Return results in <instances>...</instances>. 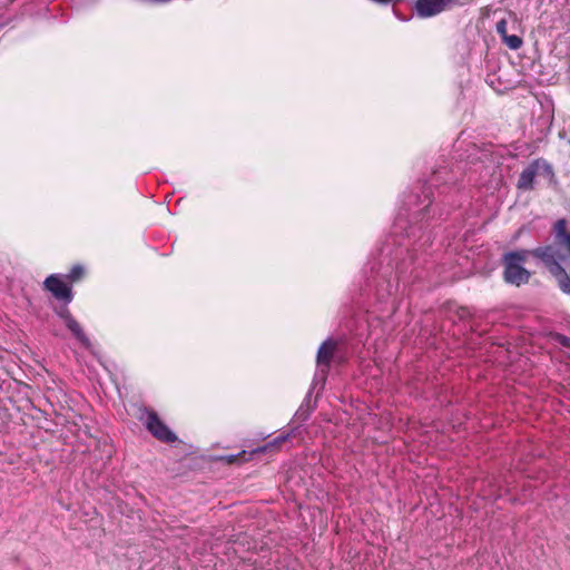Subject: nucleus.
Instances as JSON below:
<instances>
[{"instance_id": "obj_5", "label": "nucleus", "mask_w": 570, "mask_h": 570, "mask_svg": "<svg viewBox=\"0 0 570 570\" xmlns=\"http://www.w3.org/2000/svg\"><path fill=\"white\" fill-rule=\"evenodd\" d=\"M288 435H279L277 438H275L273 441L268 442L267 444L263 445V446H259L255 450H253L252 452H247V451H242L237 454H230V455H226L224 456V460L228 463V464H234V463H238V462H244V461H248L250 460L255 454H259V453H266V452H274L278 449V446L285 442L287 440Z\"/></svg>"}, {"instance_id": "obj_8", "label": "nucleus", "mask_w": 570, "mask_h": 570, "mask_svg": "<svg viewBox=\"0 0 570 570\" xmlns=\"http://www.w3.org/2000/svg\"><path fill=\"white\" fill-rule=\"evenodd\" d=\"M60 317L65 321L66 327L72 333V335L80 342L85 347L90 346V341L85 334L81 325L71 316L70 312L65 308L59 313Z\"/></svg>"}, {"instance_id": "obj_15", "label": "nucleus", "mask_w": 570, "mask_h": 570, "mask_svg": "<svg viewBox=\"0 0 570 570\" xmlns=\"http://www.w3.org/2000/svg\"><path fill=\"white\" fill-rule=\"evenodd\" d=\"M560 344L563 345L564 347H569L570 348V338L569 337H566V336H561L560 340H559Z\"/></svg>"}, {"instance_id": "obj_7", "label": "nucleus", "mask_w": 570, "mask_h": 570, "mask_svg": "<svg viewBox=\"0 0 570 570\" xmlns=\"http://www.w3.org/2000/svg\"><path fill=\"white\" fill-rule=\"evenodd\" d=\"M45 287L58 299L67 303L72 299L70 286L59 275L48 276L45 281Z\"/></svg>"}, {"instance_id": "obj_4", "label": "nucleus", "mask_w": 570, "mask_h": 570, "mask_svg": "<svg viewBox=\"0 0 570 570\" xmlns=\"http://www.w3.org/2000/svg\"><path fill=\"white\" fill-rule=\"evenodd\" d=\"M145 425L147 430L159 441L173 443L177 440L176 434L159 419L156 412L147 411Z\"/></svg>"}, {"instance_id": "obj_1", "label": "nucleus", "mask_w": 570, "mask_h": 570, "mask_svg": "<svg viewBox=\"0 0 570 570\" xmlns=\"http://www.w3.org/2000/svg\"><path fill=\"white\" fill-rule=\"evenodd\" d=\"M464 170L462 160L448 169L439 167L432 174L423 197L414 194L406 196L393 224L392 236L381 249L380 266L376 275L387 283L386 292L396 291L399 282L413 262V252L423 249L431 240L428 220L432 205L431 187L441 184H454Z\"/></svg>"}, {"instance_id": "obj_9", "label": "nucleus", "mask_w": 570, "mask_h": 570, "mask_svg": "<svg viewBox=\"0 0 570 570\" xmlns=\"http://www.w3.org/2000/svg\"><path fill=\"white\" fill-rule=\"evenodd\" d=\"M535 176L538 175L533 164L531 163L521 171L518 180V188L522 190H531L533 188V181Z\"/></svg>"}, {"instance_id": "obj_3", "label": "nucleus", "mask_w": 570, "mask_h": 570, "mask_svg": "<svg viewBox=\"0 0 570 570\" xmlns=\"http://www.w3.org/2000/svg\"><path fill=\"white\" fill-rule=\"evenodd\" d=\"M337 342L333 338H327L318 347L316 355V373L313 380V387L315 389L318 384L324 385L327 372L331 365V361L336 352Z\"/></svg>"}, {"instance_id": "obj_2", "label": "nucleus", "mask_w": 570, "mask_h": 570, "mask_svg": "<svg viewBox=\"0 0 570 570\" xmlns=\"http://www.w3.org/2000/svg\"><path fill=\"white\" fill-rule=\"evenodd\" d=\"M530 255L540 258L557 278L561 291L570 294V233L567 232L564 219H559L554 224L553 245L539 247L534 250L510 252L504 255V279L507 283L517 286L528 283L530 273L522 264Z\"/></svg>"}, {"instance_id": "obj_12", "label": "nucleus", "mask_w": 570, "mask_h": 570, "mask_svg": "<svg viewBox=\"0 0 570 570\" xmlns=\"http://www.w3.org/2000/svg\"><path fill=\"white\" fill-rule=\"evenodd\" d=\"M502 41L512 50H518L522 46V39L515 35H507Z\"/></svg>"}, {"instance_id": "obj_10", "label": "nucleus", "mask_w": 570, "mask_h": 570, "mask_svg": "<svg viewBox=\"0 0 570 570\" xmlns=\"http://www.w3.org/2000/svg\"><path fill=\"white\" fill-rule=\"evenodd\" d=\"M490 157V151L484 148V149H480L479 147H476L475 145H473L471 147V149L469 150V155L466 156V164L464 165V167L470 164V165H476V163H485L488 161Z\"/></svg>"}, {"instance_id": "obj_6", "label": "nucleus", "mask_w": 570, "mask_h": 570, "mask_svg": "<svg viewBox=\"0 0 570 570\" xmlns=\"http://www.w3.org/2000/svg\"><path fill=\"white\" fill-rule=\"evenodd\" d=\"M456 0H416L415 11L420 18L434 17L450 9Z\"/></svg>"}, {"instance_id": "obj_11", "label": "nucleus", "mask_w": 570, "mask_h": 570, "mask_svg": "<svg viewBox=\"0 0 570 570\" xmlns=\"http://www.w3.org/2000/svg\"><path fill=\"white\" fill-rule=\"evenodd\" d=\"M533 166H534V169L537 171V175H542V176H546L548 178H551L553 177V169H552V166L544 159H535L534 161H532Z\"/></svg>"}, {"instance_id": "obj_14", "label": "nucleus", "mask_w": 570, "mask_h": 570, "mask_svg": "<svg viewBox=\"0 0 570 570\" xmlns=\"http://www.w3.org/2000/svg\"><path fill=\"white\" fill-rule=\"evenodd\" d=\"M495 30L498 35L503 39L508 35V22L505 19H501L497 22Z\"/></svg>"}, {"instance_id": "obj_13", "label": "nucleus", "mask_w": 570, "mask_h": 570, "mask_svg": "<svg viewBox=\"0 0 570 570\" xmlns=\"http://www.w3.org/2000/svg\"><path fill=\"white\" fill-rule=\"evenodd\" d=\"M83 273H85V269H83V267L81 265H75L70 269L69 274L67 275V278L70 282H77V281H79L82 277Z\"/></svg>"}]
</instances>
